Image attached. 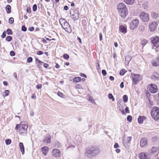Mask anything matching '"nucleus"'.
I'll return each instance as SVG.
<instances>
[{
    "instance_id": "1",
    "label": "nucleus",
    "mask_w": 159,
    "mask_h": 159,
    "mask_svg": "<svg viewBox=\"0 0 159 159\" xmlns=\"http://www.w3.org/2000/svg\"><path fill=\"white\" fill-rule=\"evenodd\" d=\"M28 127L27 123L25 121L22 122L20 125L17 124L15 129L17 130L19 129V134L22 135H25Z\"/></svg>"
},
{
    "instance_id": "2",
    "label": "nucleus",
    "mask_w": 159,
    "mask_h": 159,
    "mask_svg": "<svg viewBox=\"0 0 159 159\" xmlns=\"http://www.w3.org/2000/svg\"><path fill=\"white\" fill-rule=\"evenodd\" d=\"M117 9L119 13L122 17L124 18L128 14L127 8L126 5L123 3H121L117 5Z\"/></svg>"
},
{
    "instance_id": "3",
    "label": "nucleus",
    "mask_w": 159,
    "mask_h": 159,
    "mask_svg": "<svg viewBox=\"0 0 159 159\" xmlns=\"http://www.w3.org/2000/svg\"><path fill=\"white\" fill-rule=\"evenodd\" d=\"M59 21L62 28L64 29L66 31L68 32H71V28L70 27V25L67 22L65 19L61 18L59 19Z\"/></svg>"
},
{
    "instance_id": "4",
    "label": "nucleus",
    "mask_w": 159,
    "mask_h": 159,
    "mask_svg": "<svg viewBox=\"0 0 159 159\" xmlns=\"http://www.w3.org/2000/svg\"><path fill=\"white\" fill-rule=\"evenodd\" d=\"M151 116L155 120L159 119V108L155 107L152 109L151 112Z\"/></svg>"
},
{
    "instance_id": "5",
    "label": "nucleus",
    "mask_w": 159,
    "mask_h": 159,
    "mask_svg": "<svg viewBox=\"0 0 159 159\" xmlns=\"http://www.w3.org/2000/svg\"><path fill=\"white\" fill-rule=\"evenodd\" d=\"M71 18L74 20H78L79 18V13L77 9L71 10L70 12Z\"/></svg>"
},
{
    "instance_id": "6",
    "label": "nucleus",
    "mask_w": 159,
    "mask_h": 159,
    "mask_svg": "<svg viewBox=\"0 0 159 159\" xmlns=\"http://www.w3.org/2000/svg\"><path fill=\"white\" fill-rule=\"evenodd\" d=\"M139 17L143 21L146 22L149 19V15L147 13L142 12L139 16Z\"/></svg>"
},
{
    "instance_id": "7",
    "label": "nucleus",
    "mask_w": 159,
    "mask_h": 159,
    "mask_svg": "<svg viewBox=\"0 0 159 159\" xmlns=\"http://www.w3.org/2000/svg\"><path fill=\"white\" fill-rule=\"evenodd\" d=\"M148 89L152 93H155L157 92V86L155 84H151L148 85Z\"/></svg>"
},
{
    "instance_id": "8",
    "label": "nucleus",
    "mask_w": 159,
    "mask_h": 159,
    "mask_svg": "<svg viewBox=\"0 0 159 159\" xmlns=\"http://www.w3.org/2000/svg\"><path fill=\"white\" fill-rule=\"evenodd\" d=\"M151 40L154 47H155L157 48L159 47V37L158 36H156L152 38Z\"/></svg>"
},
{
    "instance_id": "9",
    "label": "nucleus",
    "mask_w": 159,
    "mask_h": 159,
    "mask_svg": "<svg viewBox=\"0 0 159 159\" xmlns=\"http://www.w3.org/2000/svg\"><path fill=\"white\" fill-rule=\"evenodd\" d=\"M132 77L133 84H137L141 79L140 75H138L132 74Z\"/></svg>"
},
{
    "instance_id": "10",
    "label": "nucleus",
    "mask_w": 159,
    "mask_h": 159,
    "mask_svg": "<svg viewBox=\"0 0 159 159\" xmlns=\"http://www.w3.org/2000/svg\"><path fill=\"white\" fill-rule=\"evenodd\" d=\"M139 21L137 19L133 20L130 24V28L133 30L137 27L139 24Z\"/></svg>"
},
{
    "instance_id": "11",
    "label": "nucleus",
    "mask_w": 159,
    "mask_h": 159,
    "mask_svg": "<svg viewBox=\"0 0 159 159\" xmlns=\"http://www.w3.org/2000/svg\"><path fill=\"white\" fill-rule=\"evenodd\" d=\"M157 24L155 22H152L150 23L149 27L151 31H154L157 28Z\"/></svg>"
},
{
    "instance_id": "12",
    "label": "nucleus",
    "mask_w": 159,
    "mask_h": 159,
    "mask_svg": "<svg viewBox=\"0 0 159 159\" xmlns=\"http://www.w3.org/2000/svg\"><path fill=\"white\" fill-rule=\"evenodd\" d=\"M52 154L53 156L56 157H59L61 155V152L60 151L57 149H53L52 152Z\"/></svg>"
},
{
    "instance_id": "13",
    "label": "nucleus",
    "mask_w": 159,
    "mask_h": 159,
    "mask_svg": "<svg viewBox=\"0 0 159 159\" xmlns=\"http://www.w3.org/2000/svg\"><path fill=\"white\" fill-rule=\"evenodd\" d=\"M140 159H149V157L147 155V153L142 152L140 153L139 156Z\"/></svg>"
},
{
    "instance_id": "14",
    "label": "nucleus",
    "mask_w": 159,
    "mask_h": 159,
    "mask_svg": "<svg viewBox=\"0 0 159 159\" xmlns=\"http://www.w3.org/2000/svg\"><path fill=\"white\" fill-rule=\"evenodd\" d=\"M119 30L123 34L127 32V26L126 25H120L119 27Z\"/></svg>"
},
{
    "instance_id": "15",
    "label": "nucleus",
    "mask_w": 159,
    "mask_h": 159,
    "mask_svg": "<svg viewBox=\"0 0 159 159\" xmlns=\"http://www.w3.org/2000/svg\"><path fill=\"white\" fill-rule=\"evenodd\" d=\"M151 79L155 80H159V74L157 73H154L151 76Z\"/></svg>"
},
{
    "instance_id": "16",
    "label": "nucleus",
    "mask_w": 159,
    "mask_h": 159,
    "mask_svg": "<svg viewBox=\"0 0 159 159\" xmlns=\"http://www.w3.org/2000/svg\"><path fill=\"white\" fill-rule=\"evenodd\" d=\"M147 140L146 138H143L141 139L140 142V146L141 147H143L144 146L147 145Z\"/></svg>"
},
{
    "instance_id": "17",
    "label": "nucleus",
    "mask_w": 159,
    "mask_h": 159,
    "mask_svg": "<svg viewBox=\"0 0 159 159\" xmlns=\"http://www.w3.org/2000/svg\"><path fill=\"white\" fill-rule=\"evenodd\" d=\"M93 156H96L99 152V150L97 148H91Z\"/></svg>"
},
{
    "instance_id": "18",
    "label": "nucleus",
    "mask_w": 159,
    "mask_h": 159,
    "mask_svg": "<svg viewBox=\"0 0 159 159\" xmlns=\"http://www.w3.org/2000/svg\"><path fill=\"white\" fill-rule=\"evenodd\" d=\"M151 63L153 66H159V61L157 58L155 60H152L151 61Z\"/></svg>"
},
{
    "instance_id": "19",
    "label": "nucleus",
    "mask_w": 159,
    "mask_h": 159,
    "mask_svg": "<svg viewBox=\"0 0 159 159\" xmlns=\"http://www.w3.org/2000/svg\"><path fill=\"white\" fill-rule=\"evenodd\" d=\"M42 151L43 152V154L46 155L48 151V148L47 146H45L42 148Z\"/></svg>"
},
{
    "instance_id": "20",
    "label": "nucleus",
    "mask_w": 159,
    "mask_h": 159,
    "mask_svg": "<svg viewBox=\"0 0 159 159\" xmlns=\"http://www.w3.org/2000/svg\"><path fill=\"white\" fill-rule=\"evenodd\" d=\"M85 154L89 158L93 156L91 149L90 150H87L85 152Z\"/></svg>"
},
{
    "instance_id": "21",
    "label": "nucleus",
    "mask_w": 159,
    "mask_h": 159,
    "mask_svg": "<svg viewBox=\"0 0 159 159\" xmlns=\"http://www.w3.org/2000/svg\"><path fill=\"white\" fill-rule=\"evenodd\" d=\"M145 119L146 117L144 116H140L138 119V121L139 124H142L143 123V121Z\"/></svg>"
},
{
    "instance_id": "22",
    "label": "nucleus",
    "mask_w": 159,
    "mask_h": 159,
    "mask_svg": "<svg viewBox=\"0 0 159 159\" xmlns=\"http://www.w3.org/2000/svg\"><path fill=\"white\" fill-rule=\"evenodd\" d=\"M19 147L21 152L22 154H23L25 152L24 147L23 143L20 142L19 144Z\"/></svg>"
},
{
    "instance_id": "23",
    "label": "nucleus",
    "mask_w": 159,
    "mask_h": 159,
    "mask_svg": "<svg viewBox=\"0 0 159 159\" xmlns=\"http://www.w3.org/2000/svg\"><path fill=\"white\" fill-rule=\"evenodd\" d=\"M51 137L50 136H47L43 140L44 143H49L51 142Z\"/></svg>"
},
{
    "instance_id": "24",
    "label": "nucleus",
    "mask_w": 159,
    "mask_h": 159,
    "mask_svg": "<svg viewBox=\"0 0 159 159\" xmlns=\"http://www.w3.org/2000/svg\"><path fill=\"white\" fill-rule=\"evenodd\" d=\"M152 17L155 19H157L159 17V15L158 13L152 12L151 13Z\"/></svg>"
},
{
    "instance_id": "25",
    "label": "nucleus",
    "mask_w": 159,
    "mask_h": 159,
    "mask_svg": "<svg viewBox=\"0 0 159 159\" xmlns=\"http://www.w3.org/2000/svg\"><path fill=\"white\" fill-rule=\"evenodd\" d=\"M124 1L127 4L132 5L134 2L135 0H124Z\"/></svg>"
},
{
    "instance_id": "26",
    "label": "nucleus",
    "mask_w": 159,
    "mask_h": 159,
    "mask_svg": "<svg viewBox=\"0 0 159 159\" xmlns=\"http://www.w3.org/2000/svg\"><path fill=\"white\" fill-rule=\"evenodd\" d=\"M11 7L9 5H7L6 7V10L7 14H9L11 12Z\"/></svg>"
},
{
    "instance_id": "27",
    "label": "nucleus",
    "mask_w": 159,
    "mask_h": 159,
    "mask_svg": "<svg viewBox=\"0 0 159 159\" xmlns=\"http://www.w3.org/2000/svg\"><path fill=\"white\" fill-rule=\"evenodd\" d=\"M131 57L130 56H127L125 57V60L126 63H129V62L131 60Z\"/></svg>"
},
{
    "instance_id": "28",
    "label": "nucleus",
    "mask_w": 159,
    "mask_h": 159,
    "mask_svg": "<svg viewBox=\"0 0 159 159\" xmlns=\"http://www.w3.org/2000/svg\"><path fill=\"white\" fill-rule=\"evenodd\" d=\"M81 78L80 77H75L73 80V82H78L80 81Z\"/></svg>"
},
{
    "instance_id": "29",
    "label": "nucleus",
    "mask_w": 159,
    "mask_h": 159,
    "mask_svg": "<svg viewBox=\"0 0 159 159\" xmlns=\"http://www.w3.org/2000/svg\"><path fill=\"white\" fill-rule=\"evenodd\" d=\"M131 139L132 138L131 137H128L127 138V141L125 143L124 142H123V143L124 144H126L129 143V142L131 141Z\"/></svg>"
},
{
    "instance_id": "30",
    "label": "nucleus",
    "mask_w": 159,
    "mask_h": 159,
    "mask_svg": "<svg viewBox=\"0 0 159 159\" xmlns=\"http://www.w3.org/2000/svg\"><path fill=\"white\" fill-rule=\"evenodd\" d=\"M157 150L158 149L157 147H153L151 149V152L152 153H154L156 152Z\"/></svg>"
},
{
    "instance_id": "31",
    "label": "nucleus",
    "mask_w": 159,
    "mask_h": 159,
    "mask_svg": "<svg viewBox=\"0 0 159 159\" xmlns=\"http://www.w3.org/2000/svg\"><path fill=\"white\" fill-rule=\"evenodd\" d=\"M9 93V91L8 90H5L4 91L3 93V95L4 97H6L8 95Z\"/></svg>"
},
{
    "instance_id": "32",
    "label": "nucleus",
    "mask_w": 159,
    "mask_h": 159,
    "mask_svg": "<svg viewBox=\"0 0 159 159\" xmlns=\"http://www.w3.org/2000/svg\"><path fill=\"white\" fill-rule=\"evenodd\" d=\"M123 99L124 101L126 102H127L128 98L127 95H124L123 97Z\"/></svg>"
},
{
    "instance_id": "33",
    "label": "nucleus",
    "mask_w": 159,
    "mask_h": 159,
    "mask_svg": "<svg viewBox=\"0 0 159 159\" xmlns=\"http://www.w3.org/2000/svg\"><path fill=\"white\" fill-rule=\"evenodd\" d=\"M148 43V41L146 39H143L141 40V44L143 46H144Z\"/></svg>"
},
{
    "instance_id": "34",
    "label": "nucleus",
    "mask_w": 159,
    "mask_h": 159,
    "mask_svg": "<svg viewBox=\"0 0 159 159\" xmlns=\"http://www.w3.org/2000/svg\"><path fill=\"white\" fill-rule=\"evenodd\" d=\"M7 34L8 35H12V30L9 29H8L6 31Z\"/></svg>"
},
{
    "instance_id": "35",
    "label": "nucleus",
    "mask_w": 159,
    "mask_h": 159,
    "mask_svg": "<svg viewBox=\"0 0 159 159\" xmlns=\"http://www.w3.org/2000/svg\"><path fill=\"white\" fill-rule=\"evenodd\" d=\"M5 143L7 145H9L11 143V140L9 139H7L5 140Z\"/></svg>"
},
{
    "instance_id": "36",
    "label": "nucleus",
    "mask_w": 159,
    "mask_h": 159,
    "mask_svg": "<svg viewBox=\"0 0 159 159\" xmlns=\"http://www.w3.org/2000/svg\"><path fill=\"white\" fill-rule=\"evenodd\" d=\"M127 120L129 122H131L132 120V117L131 116H128L127 117Z\"/></svg>"
},
{
    "instance_id": "37",
    "label": "nucleus",
    "mask_w": 159,
    "mask_h": 159,
    "mask_svg": "<svg viewBox=\"0 0 159 159\" xmlns=\"http://www.w3.org/2000/svg\"><path fill=\"white\" fill-rule=\"evenodd\" d=\"M9 23L10 24H12L14 23V18L12 17H10L9 19Z\"/></svg>"
},
{
    "instance_id": "38",
    "label": "nucleus",
    "mask_w": 159,
    "mask_h": 159,
    "mask_svg": "<svg viewBox=\"0 0 159 159\" xmlns=\"http://www.w3.org/2000/svg\"><path fill=\"white\" fill-rule=\"evenodd\" d=\"M12 39V37L11 36H8L6 38V40L10 42Z\"/></svg>"
},
{
    "instance_id": "39",
    "label": "nucleus",
    "mask_w": 159,
    "mask_h": 159,
    "mask_svg": "<svg viewBox=\"0 0 159 159\" xmlns=\"http://www.w3.org/2000/svg\"><path fill=\"white\" fill-rule=\"evenodd\" d=\"M108 98L110 99H111L112 101H114L115 99L114 98L112 95L111 93H109L108 94Z\"/></svg>"
},
{
    "instance_id": "40",
    "label": "nucleus",
    "mask_w": 159,
    "mask_h": 159,
    "mask_svg": "<svg viewBox=\"0 0 159 159\" xmlns=\"http://www.w3.org/2000/svg\"><path fill=\"white\" fill-rule=\"evenodd\" d=\"M125 73V69H122L120 71V74L121 75H123Z\"/></svg>"
},
{
    "instance_id": "41",
    "label": "nucleus",
    "mask_w": 159,
    "mask_h": 159,
    "mask_svg": "<svg viewBox=\"0 0 159 159\" xmlns=\"http://www.w3.org/2000/svg\"><path fill=\"white\" fill-rule=\"evenodd\" d=\"M33 61V58L31 57H29L27 59V61L28 63H30Z\"/></svg>"
},
{
    "instance_id": "42",
    "label": "nucleus",
    "mask_w": 159,
    "mask_h": 159,
    "mask_svg": "<svg viewBox=\"0 0 159 159\" xmlns=\"http://www.w3.org/2000/svg\"><path fill=\"white\" fill-rule=\"evenodd\" d=\"M63 57L65 59L67 60L69 58V56L67 54H65L63 55Z\"/></svg>"
},
{
    "instance_id": "43",
    "label": "nucleus",
    "mask_w": 159,
    "mask_h": 159,
    "mask_svg": "<svg viewBox=\"0 0 159 159\" xmlns=\"http://www.w3.org/2000/svg\"><path fill=\"white\" fill-rule=\"evenodd\" d=\"M37 9V6L36 4H34L33 7V11H36Z\"/></svg>"
},
{
    "instance_id": "44",
    "label": "nucleus",
    "mask_w": 159,
    "mask_h": 159,
    "mask_svg": "<svg viewBox=\"0 0 159 159\" xmlns=\"http://www.w3.org/2000/svg\"><path fill=\"white\" fill-rule=\"evenodd\" d=\"M21 30L23 31H25L27 30V28L25 25H22L21 27Z\"/></svg>"
},
{
    "instance_id": "45",
    "label": "nucleus",
    "mask_w": 159,
    "mask_h": 159,
    "mask_svg": "<svg viewBox=\"0 0 159 159\" xmlns=\"http://www.w3.org/2000/svg\"><path fill=\"white\" fill-rule=\"evenodd\" d=\"M102 75L104 76L106 75H107V72L106 70H103L102 71Z\"/></svg>"
},
{
    "instance_id": "46",
    "label": "nucleus",
    "mask_w": 159,
    "mask_h": 159,
    "mask_svg": "<svg viewBox=\"0 0 159 159\" xmlns=\"http://www.w3.org/2000/svg\"><path fill=\"white\" fill-rule=\"evenodd\" d=\"M10 55L11 56H14L15 55V53L14 51H11L10 52Z\"/></svg>"
},
{
    "instance_id": "47",
    "label": "nucleus",
    "mask_w": 159,
    "mask_h": 159,
    "mask_svg": "<svg viewBox=\"0 0 159 159\" xmlns=\"http://www.w3.org/2000/svg\"><path fill=\"white\" fill-rule=\"evenodd\" d=\"M42 85L41 84H38L36 86V88L37 89H39L42 88Z\"/></svg>"
},
{
    "instance_id": "48",
    "label": "nucleus",
    "mask_w": 159,
    "mask_h": 159,
    "mask_svg": "<svg viewBox=\"0 0 159 159\" xmlns=\"http://www.w3.org/2000/svg\"><path fill=\"white\" fill-rule=\"evenodd\" d=\"M6 36V32L5 31H4L2 33V35H1V37L2 38H4Z\"/></svg>"
},
{
    "instance_id": "49",
    "label": "nucleus",
    "mask_w": 159,
    "mask_h": 159,
    "mask_svg": "<svg viewBox=\"0 0 159 159\" xmlns=\"http://www.w3.org/2000/svg\"><path fill=\"white\" fill-rule=\"evenodd\" d=\"M43 52L40 51H38L37 52V54L38 55H41L43 54Z\"/></svg>"
},
{
    "instance_id": "50",
    "label": "nucleus",
    "mask_w": 159,
    "mask_h": 159,
    "mask_svg": "<svg viewBox=\"0 0 159 159\" xmlns=\"http://www.w3.org/2000/svg\"><path fill=\"white\" fill-rule=\"evenodd\" d=\"M63 95V94L62 93H61L60 92H59L57 93V95L59 97H62Z\"/></svg>"
},
{
    "instance_id": "51",
    "label": "nucleus",
    "mask_w": 159,
    "mask_h": 159,
    "mask_svg": "<svg viewBox=\"0 0 159 159\" xmlns=\"http://www.w3.org/2000/svg\"><path fill=\"white\" fill-rule=\"evenodd\" d=\"M119 147L118 144L117 143H115L114 145V148H117Z\"/></svg>"
},
{
    "instance_id": "52",
    "label": "nucleus",
    "mask_w": 159,
    "mask_h": 159,
    "mask_svg": "<svg viewBox=\"0 0 159 159\" xmlns=\"http://www.w3.org/2000/svg\"><path fill=\"white\" fill-rule=\"evenodd\" d=\"M55 146L56 147L58 148L60 146V144L59 143L57 142V143L55 144Z\"/></svg>"
},
{
    "instance_id": "53",
    "label": "nucleus",
    "mask_w": 159,
    "mask_h": 159,
    "mask_svg": "<svg viewBox=\"0 0 159 159\" xmlns=\"http://www.w3.org/2000/svg\"><path fill=\"white\" fill-rule=\"evenodd\" d=\"M125 111L126 113H129V108L128 107H126L125 109Z\"/></svg>"
},
{
    "instance_id": "54",
    "label": "nucleus",
    "mask_w": 159,
    "mask_h": 159,
    "mask_svg": "<svg viewBox=\"0 0 159 159\" xmlns=\"http://www.w3.org/2000/svg\"><path fill=\"white\" fill-rule=\"evenodd\" d=\"M124 87V83L122 82L120 84V87L121 88H123Z\"/></svg>"
},
{
    "instance_id": "55",
    "label": "nucleus",
    "mask_w": 159,
    "mask_h": 159,
    "mask_svg": "<svg viewBox=\"0 0 159 159\" xmlns=\"http://www.w3.org/2000/svg\"><path fill=\"white\" fill-rule=\"evenodd\" d=\"M80 75L81 76L84 77L85 78H86L87 77L86 75L85 74L83 73H80Z\"/></svg>"
},
{
    "instance_id": "56",
    "label": "nucleus",
    "mask_w": 159,
    "mask_h": 159,
    "mask_svg": "<svg viewBox=\"0 0 159 159\" xmlns=\"http://www.w3.org/2000/svg\"><path fill=\"white\" fill-rule=\"evenodd\" d=\"M34 29V28L33 27H31L29 28V30L30 31H33Z\"/></svg>"
},
{
    "instance_id": "57",
    "label": "nucleus",
    "mask_w": 159,
    "mask_h": 159,
    "mask_svg": "<svg viewBox=\"0 0 159 159\" xmlns=\"http://www.w3.org/2000/svg\"><path fill=\"white\" fill-rule=\"evenodd\" d=\"M36 97L35 94H32V96H31V98L32 99H35L36 98Z\"/></svg>"
},
{
    "instance_id": "58",
    "label": "nucleus",
    "mask_w": 159,
    "mask_h": 159,
    "mask_svg": "<svg viewBox=\"0 0 159 159\" xmlns=\"http://www.w3.org/2000/svg\"><path fill=\"white\" fill-rule=\"evenodd\" d=\"M48 65L47 63H44L43 64V66L46 68H47L48 67Z\"/></svg>"
},
{
    "instance_id": "59",
    "label": "nucleus",
    "mask_w": 159,
    "mask_h": 159,
    "mask_svg": "<svg viewBox=\"0 0 159 159\" xmlns=\"http://www.w3.org/2000/svg\"><path fill=\"white\" fill-rule=\"evenodd\" d=\"M13 75H14V77L15 78V79H16L17 80L18 78H17V74L15 72L14 73Z\"/></svg>"
},
{
    "instance_id": "60",
    "label": "nucleus",
    "mask_w": 159,
    "mask_h": 159,
    "mask_svg": "<svg viewBox=\"0 0 159 159\" xmlns=\"http://www.w3.org/2000/svg\"><path fill=\"white\" fill-rule=\"evenodd\" d=\"M27 12L29 13H30L31 12L30 8L28 7L27 9Z\"/></svg>"
},
{
    "instance_id": "61",
    "label": "nucleus",
    "mask_w": 159,
    "mask_h": 159,
    "mask_svg": "<svg viewBox=\"0 0 159 159\" xmlns=\"http://www.w3.org/2000/svg\"><path fill=\"white\" fill-rule=\"evenodd\" d=\"M69 8L67 6H65L64 7V9L65 10H66V11L68 10Z\"/></svg>"
},
{
    "instance_id": "62",
    "label": "nucleus",
    "mask_w": 159,
    "mask_h": 159,
    "mask_svg": "<svg viewBox=\"0 0 159 159\" xmlns=\"http://www.w3.org/2000/svg\"><path fill=\"white\" fill-rule=\"evenodd\" d=\"M88 100L89 101H91V102H93V99H92V97H91L90 96H89V98Z\"/></svg>"
},
{
    "instance_id": "63",
    "label": "nucleus",
    "mask_w": 159,
    "mask_h": 159,
    "mask_svg": "<svg viewBox=\"0 0 159 159\" xmlns=\"http://www.w3.org/2000/svg\"><path fill=\"white\" fill-rule=\"evenodd\" d=\"M145 27L144 26H141L140 27V29H141V30L143 31L144 30Z\"/></svg>"
},
{
    "instance_id": "64",
    "label": "nucleus",
    "mask_w": 159,
    "mask_h": 159,
    "mask_svg": "<svg viewBox=\"0 0 159 159\" xmlns=\"http://www.w3.org/2000/svg\"><path fill=\"white\" fill-rule=\"evenodd\" d=\"M152 141L155 142L157 140V138L156 137H154L152 139Z\"/></svg>"
}]
</instances>
